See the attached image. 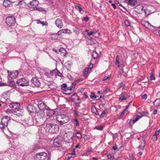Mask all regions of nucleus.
<instances>
[{
  "label": "nucleus",
  "mask_w": 160,
  "mask_h": 160,
  "mask_svg": "<svg viewBox=\"0 0 160 160\" xmlns=\"http://www.w3.org/2000/svg\"><path fill=\"white\" fill-rule=\"evenodd\" d=\"M55 24L59 28H61L63 26L62 20L60 18H58L55 22Z\"/></svg>",
  "instance_id": "nucleus-15"
},
{
  "label": "nucleus",
  "mask_w": 160,
  "mask_h": 160,
  "mask_svg": "<svg viewBox=\"0 0 160 160\" xmlns=\"http://www.w3.org/2000/svg\"><path fill=\"white\" fill-rule=\"evenodd\" d=\"M44 74L45 76H46L48 78H49L51 77L50 75V74L49 72H46Z\"/></svg>",
  "instance_id": "nucleus-48"
},
{
  "label": "nucleus",
  "mask_w": 160,
  "mask_h": 160,
  "mask_svg": "<svg viewBox=\"0 0 160 160\" xmlns=\"http://www.w3.org/2000/svg\"><path fill=\"white\" fill-rule=\"evenodd\" d=\"M37 117L36 119L37 123H38V125H40L44 122L46 120L44 112L43 111H39L37 112Z\"/></svg>",
  "instance_id": "nucleus-2"
},
{
  "label": "nucleus",
  "mask_w": 160,
  "mask_h": 160,
  "mask_svg": "<svg viewBox=\"0 0 160 160\" xmlns=\"http://www.w3.org/2000/svg\"><path fill=\"white\" fill-rule=\"evenodd\" d=\"M8 76L11 77L12 78H16L18 74V72L17 71H13L12 72L8 71Z\"/></svg>",
  "instance_id": "nucleus-13"
},
{
  "label": "nucleus",
  "mask_w": 160,
  "mask_h": 160,
  "mask_svg": "<svg viewBox=\"0 0 160 160\" xmlns=\"http://www.w3.org/2000/svg\"><path fill=\"white\" fill-rule=\"evenodd\" d=\"M142 99H146L147 98V95L146 94H144L142 96Z\"/></svg>",
  "instance_id": "nucleus-58"
},
{
  "label": "nucleus",
  "mask_w": 160,
  "mask_h": 160,
  "mask_svg": "<svg viewBox=\"0 0 160 160\" xmlns=\"http://www.w3.org/2000/svg\"><path fill=\"white\" fill-rule=\"evenodd\" d=\"M112 148L113 150H117L118 149L117 145H115V146H113L112 147Z\"/></svg>",
  "instance_id": "nucleus-60"
},
{
  "label": "nucleus",
  "mask_w": 160,
  "mask_h": 160,
  "mask_svg": "<svg viewBox=\"0 0 160 160\" xmlns=\"http://www.w3.org/2000/svg\"><path fill=\"white\" fill-rule=\"evenodd\" d=\"M55 69L54 70L50 71L49 72L50 75L51 77L53 75V73H55Z\"/></svg>",
  "instance_id": "nucleus-50"
},
{
  "label": "nucleus",
  "mask_w": 160,
  "mask_h": 160,
  "mask_svg": "<svg viewBox=\"0 0 160 160\" xmlns=\"http://www.w3.org/2000/svg\"><path fill=\"white\" fill-rule=\"evenodd\" d=\"M130 97V95L127 92H122L120 95L119 100L121 101L126 100Z\"/></svg>",
  "instance_id": "nucleus-10"
},
{
  "label": "nucleus",
  "mask_w": 160,
  "mask_h": 160,
  "mask_svg": "<svg viewBox=\"0 0 160 160\" xmlns=\"http://www.w3.org/2000/svg\"><path fill=\"white\" fill-rule=\"evenodd\" d=\"M39 4V2L37 0H33L30 2L28 4V6L30 8H34L37 6Z\"/></svg>",
  "instance_id": "nucleus-14"
},
{
  "label": "nucleus",
  "mask_w": 160,
  "mask_h": 160,
  "mask_svg": "<svg viewBox=\"0 0 160 160\" xmlns=\"http://www.w3.org/2000/svg\"><path fill=\"white\" fill-rule=\"evenodd\" d=\"M151 80H154L155 79V78L154 76L153 75L152 73L151 75Z\"/></svg>",
  "instance_id": "nucleus-53"
},
{
  "label": "nucleus",
  "mask_w": 160,
  "mask_h": 160,
  "mask_svg": "<svg viewBox=\"0 0 160 160\" xmlns=\"http://www.w3.org/2000/svg\"><path fill=\"white\" fill-rule=\"evenodd\" d=\"M154 105L157 107H160V99H156L154 102Z\"/></svg>",
  "instance_id": "nucleus-23"
},
{
  "label": "nucleus",
  "mask_w": 160,
  "mask_h": 160,
  "mask_svg": "<svg viewBox=\"0 0 160 160\" xmlns=\"http://www.w3.org/2000/svg\"><path fill=\"white\" fill-rule=\"evenodd\" d=\"M75 150L74 149H73V151L72 152L71 154L70 155L72 156H75Z\"/></svg>",
  "instance_id": "nucleus-62"
},
{
  "label": "nucleus",
  "mask_w": 160,
  "mask_h": 160,
  "mask_svg": "<svg viewBox=\"0 0 160 160\" xmlns=\"http://www.w3.org/2000/svg\"><path fill=\"white\" fill-rule=\"evenodd\" d=\"M74 123L76 127H78L79 126V121L77 118L74 119Z\"/></svg>",
  "instance_id": "nucleus-34"
},
{
  "label": "nucleus",
  "mask_w": 160,
  "mask_h": 160,
  "mask_svg": "<svg viewBox=\"0 0 160 160\" xmlns=\"http://www.w3.org/2000/svg\"><path fill=\"white\" fill-rule=\"evenodd\" d=\"M126 111L124 110H123L122 112H121V114L120 115V117H123L124 116V113H125V112Z\"/></svg>",
  "instance_id": "nucleus-54"
},
{
  "label": "nucleus",
  "mask_w": 160,
  "mask_h": 160,
  "mask_svg": "<svg viewBox=\"0 0 160 160\" xmlns=\"http://www.w3.org/2000/svg\"><path fill=\"white\" fill-rule=\"evenodd\" d=\"M129 5L134 6L137 4V0H127Z\"/></svg>",
  "instance_id": "nucleus-20"
},
{
  "label": "nucleus",
  "mask_w": 160,
  "mask_h": 160,
  "mask_svg": "<svg viewBox=\"0 0 160 160\" xmlns=\"http://www.w3.org/2000/svg\"><path fill=\"white\" fill-rule=\"evenodd\" d=\"M28 111L30 113L34 112H36L35 108L32 105H29L27 107Z\"/></svg>",
  "instance_id": "nucleus-16"
},
{
  "label": "nucleus",
  "mask_w": 160,
  "mask_h": 160,
  "mask_svg": "<svg viewBox=\"0 0 160 160\" xmlns=\"http://www.w3.org/2000/svg\"><path fill=\"white\" fill-rule=\"evenodd\" d=\"M18 5L21 8H22L26 5V3L23 1H21L19 2Z\"/></svg>",
  "instance_id": "nucleus-24"
},
{
  "label": "nucleus",
  "mask_w": 160,
  "mask_h": 160,
  "mask_svg": "<svg viewBox=\"0 0 160 160\" xmlns=\"http://www.w3.org/2000/svg\"><path fill=\"white\" fill-rule=\"evenodd\" d=\"M123 72L124 71L123 69H120L118 72V75L121 76L122 74L123 73Z\"/></svg>",
  "instance_id": "nucleus-44"
},
{
  "label": "nucleus",
  "mask_w": 160,
  "mask_h": 160,
  "mask_svg": "<svg viewBox=\"0 0 160 160\" xmlns=\"http://www.w3.org/2000/svg\"><path fill=\"white\" fill-rule=\"evenodd\" d=\"M93 64L92 63H90L89 65L88 68H89V69L91 70L93 67Z\"/></svg>",
  "instance_id": "nucleus-63"
},
{
  "label": "nucleus",
  "mask_w": 160,
  "mask_h": 160,
  "mask_svg": "<svg viewBox=\"0 0 160 160\" xmlns=\"http://www.w3.org/2000/svg\"><path fill=\"white\" fill-rule=\"evenodd\" d=\"M7 118V116H5V118L2 119L1 122L0 123V128L5 134L8 131L7 126L9 120H8Z\"/></svg>",
  "instance_id": "nucleus-5"
},
{
  "label": "nucleus",
  "mask_w": 160,
  "mask_h": 160,
  "mask_svg": "<svg viewBox=\"0 0 160 160\" xmlns=\"http://www.w3.org/2000/svg\"><path fill=\"white\" fill-rule=\"evenodd\" d=\"M67 84H66L63 83L62 84L61 86V87L62 90L65 89L67 88Z\"/></svg>",
  "instance_id": "nucleus-40"
},
{
  "label": "nucleus",
  "mask_w": 160,
  "mask_h": 160,
  "mask_svg": "<svg viewBox=\"0 0 160 160\" xmlns=\"http://www.w3.org/2000/svg\"><path fill=\"white\" fill-rule=\"evenodd\" d=\"M72 99L73 101L74 100V101L76 104H78L81 103V101L79 97H78L76 100H75L74 99Z\"/></svg>",
  "instance_id": "nucleus-32"
},
{
  "label": "nucleus",
  "mask_w": 160,
  "mask_h": 160,
  "mask_svg": "<svg viewBox=\"0 0 160 160\" xmlns=\"http://www.w3.org/2000/svg\"><path fill=\"white\" fill-rule=\"evenodd\" d=\"M72 138V136L68 135L67 136H64V140L67 142H71L73 140Z\"/></svg>",
  "instance_id": "nucleus-19"
},
{
  "label": "nucleus",
  "mask_w": 160,
  "mask_h": 160,
  "mask_svg": "<svg viewBox=\"0 0 160 160\" xmlns=\"http://www.w3.org/2000/svg\"><path fill=\"white\" fill-rule=\"evenodd\" d=\"M83 95L85 96V98H88V95L87 94V93L86 92H84L83 93Z\"/></svg>",
  "instance_id": "nucleus-59"
},
{
  "label": "nucleus",
  "mask_w": 160,
  "mask_h": 160,
  "mask_svg": "<svg viewBox=\"0 0 160 160\" xmlns=\"http://www.w3.org/2000/svg\"><path fill=\"white\" fill-rule=\"evenodd\" d=\"M37 105L40 109V111H43L48 108V107L46 105L45 103L42 101H38Z\"/></svg>",
  "instance_id": "nucleus-9"
},
{
  "label": "nucleus",
  "mask_w": 160,
  "mask_h": 160,
  "mask_svg": "<svg viewBox=\"0 0 160 160\" xmlns=\"http://www.w3.org/2000/svg\"><path fill=\"white\" fill-rule=\"evenodd\" d=\"M141 118V117H139L138 116H137L133 120L136 122L137 121H138L139 118Z\"/></svg>",
  "instance_id": "nucleus-52"
},
{
  "label": "nucleus",
  "mask_w": 160,
  "mask_h": 160,
  "mask_svg": "<svg viewBox=\"0 0 160 160\" xmlns=\"http://www.w3.org/2000/svg\"><path fill=\"white\" fill-rule=\"evenodd\" d=\"M142 24L146 28L151 29L154 30L156 27H154L153 25H152L148 21H144L143 22Z\"/></svg>",
  "instance_id": "nucleus-11"
},
{
  "label": "nucleus",
  "mask_w": 160,
  "mask_h": 160,
  "mask_svg": "<svg viewBox=\"0 0 160 160\" xmlns=\"http://www.w3.org/2000/svg\"><path fill=\"white\" fill-rule=\"evenodd\" d=\"M75 9L78 11L79 10V9L81 8V7L80 6L77 5H75Z\"/></svg>",
  "instance_id": "nucleus-56"
},
{
  "label": "nucleus",
  "mask_w": 160,
  "mask_h": 160,
  "mask_svg": "<svg viewBox=\"0 0 160 160\" xmlns=\"http://www.w3.org/2000/svg\"><path fill=\"white\" fill-rule=\"evenodd\" d=\"M142 145H140L138 147V148L141 149H143L144 148L145 146V142L143 141H142Z\"/></svg>",
  "instance_id": "nucleus-35"
},
{
  "label": "nucleus",
  "mask_w": 160,
  "mask_h": 160,
  "mask_svg": "<svg viewBox=\"0 0 160 160\" xmlns=\"http://www.w3.org/2000/svg\"><path fill=\"white\" fill-rule=\"evenodd\" d=\"M6 22L8 26H13L16 24L15 18L14 17H8L6 19Z\"/></svg>",
  "instance_id": "nucleus-7"
},
{
  "label": "nucleus",
  "mask_w": 160,
  "mask_h": 160,
  "mask_svg": "<svg viewBox=\"0 0 160 160\" xmlns=\"http://www.w3.org/2000/svg\"><path fill=\"white\" fill-rule=\"evenodd\" d=\"M124 23L125 25L127 27L129 26L130 25L129 23L127 20H125Z\"/></svg>",
  "instance_id": "nucleus-47"
},
{
  "label": "nucleus",
  "mask_w": 160,
  "mask_h": 160,
  "mask_svg": "<svg viewBox=\"0 0 160 160\" xmlns=\"http://www.w3.org/2000/svg\"><path fill=\"white\" fill-rule=\"evenodd\" d=\"M94 33H95V32H93V31H90V32H88L87 33L88 35L89 36L92 35Z\"/></svg>",
  "instance_id": "nucleus-57"
},
{
  "label": "nucleus",
  "mask_w": 160,
  "mask_h": 160,
  "mask_svg": "<svg viewBox=\"0 0 160 160\" xmlns=\"http://www.w3.org/2000/svg\"><path fill=\"white\" fill-rule=\"evenodd\" d=\"M61 141L58 138H55L53 141V145L55 147H58L61 143Z\"/></svg>",
  "instance_id": "nucleus-18"
},
{
  "label": "nucleus",
  "mask_w": 160,
  "mask_h": 160,
  "mask_svg": "<svg viewBox=\"0 0 160 160\" xmlns=\"http://www.w3.org/2000/svg\"><path fill=\"white\" fill-rule=\"evenodd\" d=\"M76 137H78L79 138H82V135H81V134L80 132H77L76 133Z\"/></svg>",
  "instance_id": "nucleus-43"
},
{
  "label": "nucleus",
  "mask_w": 160,
  "mask_h": 160,
  "mask_svg": "<svg viewBox=\"0 0 160 160\" xmlns=\"http://www.w3.org/2000/svg\"><path fill=\"white\" fill-rule=\"evenodd\" d=\"M9 85L12 86H14L15 85V82L13 80H11L9 82Z\"/></svg>",
  "instance_id": "nucleus-39"
},
{
  "label": "nucleus",
  "mask_w": 160,
  "mask_h": 160,
  "mask_svg": "<svg viewBox=\"0 0 160 160\" xmlns=\"http://www.w3.org/2000/svg\"><path fill=\"white\" fill-rule=\"evenodd\" d=\"M136 122L133 120H131L129 121V123L130 126H132Z\"/></svg>",
  "instance_id": "nucleus-46"
},
{
  "label": "nucleus",
  "mask_w": 160,
  "mask_h": 160,
  "mask_svg": "<svg viewBox=\"0 0 160 160\" xmlns=\"http://www.w3.org/2000/svg\"><path fill=\"white\" fill-rule=\"evenodd\" d=\"M31 82L34 85L37 87L41 86V83L38 79L37 78H33L31 80Z\"/></svg>",
  "instance_id": "nucleus-12"
},
{
  "label": "nucleus",
  "mask_w": 160,
  "mask_h": 160,
  "mask_svg": "<svg viewBox=\"0 0 160 160\" xmlns=\"http://www.w3.org/2000/svg\"><path fill=\"white\" fill-rule=\"evenodd\" d=\"M89 69L88 68H86L83 70V75L84 76L86 77L87 76V75L88 73Z\"/></svg>",
  "instance_id": "nucleus-28"
},
{
  "label": "nucleus",
  "mask_w": 160,
  "mask_h": 160,
  "mask_svg": "<svg viewBox=\"0 0 160 160\" xmlns=\"http://www.w3.org/2000/svg\"><path fill=\"white\" fill-rule=\"evenodd\" d=\"M16 83L18 86L22 87L28 86L29 84L28 81L25 78H22L18 79L16 82Z\"/></svg>",
  "instance_id": "nucleus-8"
},
{
  "label": "nucleus",
  "mask_w": 160,
  "mask_h": 160,
  "mask_svg": "<svg viewBox=\"0 0 160 160\" xmlns=\"http://www.w3.org/2000/svg\"><path fill=\"white\" fill-rule=\"evenodd\" d=\"M80 13L81 14L83 13L84 12V10L82 9V8L81 7L79 10H78Z\"/></svg>",
  "instance_id": "nucleus-51"
},
{
  "label": "nucleus",
  "mask_w": 160,
  "mask_h": 160,
  "mask_svg": "<svg viewBox=\"0 0 160 160\" xmlns=\"http://www.w3.org/2000/svg\"><path fill=\"white\" fill-rule=\"evenodd\" d=\"M125 85V84L123 83V82H121L119 83V84L118 86V89H120L122 87H123Z\"/></svg>",
  "instance_id": "nucleus-36"
},
{
  "label": "nucleus",
  "mask_w": 160,
  "mask_h": 160,
  "mask_svg": "<svg viewBox=\"0 0 160 160\" xmlns=\"http://www.w3.org/2000/svg\"><path fill=\"white\" fill-rule=\"evenodd\" d=\"M10 142L12 144V145H14L15 144V140H13L12 138H10L9 139Z\"/></svg>",
  "instance_id": "nucleus-41"
},
{
  "label": "nucleus",
  "mask_w": 160,
  "mask_h": 160,
  "mask_svg": "<svg viewBox=\"0 0 160 160\" xmlns=\"http://www.w3.org/2000/svg\"><path fill=\"white\" fill-rule=\"evenodd\" d=\"M9 107L13 110L14 112L15 115L18 117H20L22 116L21 110H22L19 108L20 104L18 102H12L9 105Z\"/></svg>",
  "instance_id": "nucleus-1"
},
{
  "label": "nucleus",
  "mask_w": 160,
  "mask_h": 160,
  "mask_svg": "<svg viewBox=\"0 0 160 160\" xmlns=\"http://www.w3.org/2000/svg\"><path fill=\"white\" fill-rule=\"evenodd\" d=\"M152 139L153 141H156L157 139V137L154 135L152 136Z\"/></svg>",
  "instance_id": "nucleus-45"
},
{
  "label": "nucleus",
  "mask_w": 160,
  "mask_h": 160,
  "mask_svg": "<svg viewBox=\"0 0 160 160\" xmlns=\"http://www.w3.org/2000/svg\"><path fill=\"white\" fill-rule=\"evenodd\" d=\"M55 75L61 77H63L62 74L57 69H55Z\"/></svg>",
  "instance_id": "nucleus-27"
},
{
  "label": "nucleus",
  "mask_w": 160,
  "mask_h": 160,
  "mask_svg": "<svg viewBox=\"0 0 160 160\" xmlns=\"http://www.w3.org/2000/svg\"><path fill=\"white\" fill-rule=\"evenodd\" d=\"M56 119L60 126L66 123L69 121V117L64 114L58 115L57 116Z\"/></svg>",
  "instance_id": "nucleus-3"
},
{
  "label": "nucleus",
  "mask_w": 160,
  "mask_h": 160,
  "mask_svg": "<svg viewBox=\"0 0 160 160\" xmlns=\"http://www.w3.org/2000/svg\"><path fill=\"white\" fill-rule=\"evenodd\" d=\"M135 8L136 9H138L142 11L144 9V7L142 6V5H138L136 6Z\"/></svg>",
  "instance_id": "nucleus-31"
},
{
  "label": "nucleus",
  "mask_w": 160,
  "mask_h": 160,
  "mask_svg": "<svg viewBox=\"0 0 160 160\" xmlns=\"http://www.w3.org/2000/svg\"><path fill=\"white\" fill-rule=\"evenodd\" d=\"M58 126L56 124L53 123H48L46 125L45 128L46 132L51 133H54L58 131Z\"/></svg>",
  "instance_id": "nucleus-4"
},
{
  "label": "nucleus",
  "mask_w": 160,
  "mask_h": 160,
  "mask_svg": "<svg viewBox=\"0 0 160 160\" xmlns=\"http://www.w3.org/2000/svg\"><path fill=\"white\" fill-rule=\"evenodd\" d=\"M97 96H95L93 93H92V94L90 96V97L92 99L95 98L97 100H99V98H97Z\"/></svg>",
  "instance_id": "nucleus-37"
},
{
  "label": "nucleus",
  "mask_w": 160,
  "mask_h": 160,
  "mask_svg": "<svg viewBox=\"0 0 160 160\" xmlns=\"http://www.w3.org/2000/svg\"><path fill=\"white\" fill-rule=\"evenodd\" d=\"M130 158H131V159L132 160H135V158H134V156L133 155H131V156H130Z\"/></svg>",
  "instance_id": "nucleus-64"
},
{
  "label": "nucleus",
  "mask_w": 160,
  "mask_h": 160,
  "mask_svg": "<svg viewBox=\"0 0 160 160\" xmlns=\"http://www.w3.org/2000/svg\"><path fill=\"white\" fill-rule=\"evenodd\" d=\"M92 56L94 59H97L98 58L99 56L98 53L95 51H93L92 53Z\"/></svg>",
  "instance_id": "nucleus-22"
},
{
  "label": "nucleus",
  "mask_w": 160,
  "mask_h": 160,
  "mask_svg": "<svg viewBox=\"0 0 160 160\" xmlns=\"http://www.w3.org/2000/svg\"><path fill=\"white\" fill-rule=\"evenodd\" d=\"M47 157V154L44 152L38 153L34 156L35 160H45Z\"/></svg>",
  "instance_id": "nucleus-6"
},
{
  "label": "nucleus",
  "mask_w": 160,
  "mask_h": 160,
  "mask_svg": "<svg viewBox=\"0 0 160 160\" xmlns=\"http://www.w3.org/2000/svg\"><path fill=\"white\" fill-rule=\"evenodd\" d=\"M106 112L107 111H103L100 115V118H103L106 114Z\"/></svg>",
  "instance_id": "nucleus-38"
},
{
  "label": "nucleus",
  "mask_w": 160,
  "mask_h": 160,
  "mask_svg": "<svg viewBox=\"0 0 160 160\" xmlns=\"http://www.w3.org/2000/svg\"><path fill=\"white\" fill-rule=\"evenodd\" d=\"M83 20L85 22H87L89 20V18L88 17L83 18Z\"/></svg>",
  "instance_id": "nucleus-49"
},
{
  "label": "nucleus",
  "mask_w": 160,
  "mask_h": 160,
  "mask_svg": "<svg viewBox=\"0 0 160 160\" xmlns=\"http://www.w3.org/2000/svg\"><path fill=\"white\" fill-rule=\"evenodd\" d=\"M91 111L92 113H95L96 115H98V112L95 107L92 106V107Z\"/></svg>",
  "instance_id": "nucleus-26"
},
{
  "label": "nucleus",
  "mask_w": 160,
  "mask_h": 160,
  "mask_svg": "<svg viewBox=\"0 0 160 160\" xmlns=\"http://www.w3.org/2000/svg\"><path fill=\"white\" fill-rule=\"evenodd\" d=\"M73 112H74V115L75 117L76 118V117H78V111L77 110H74Z\"/></svg>",
  "instance_id": "nucleus-42"
},
{
  "label": "nucleus",
  "mask_w": 160,
  "mask_h": 160,
  "mask_svg": "<svg viewBox=\"0 0 160 160\" xmlns=\"http://www.w3.org/2000/svg\"><path fill=\"white\" fill-rule=\"evenodd\" d=\"M110 78V76H105L103 79V81L105 82H107L109 81Z\"/></svg>",
  "instance_id": "nucleus-33"
},
{
  "label": "nucleus",
  "mask_w": 160,
  "mask_h": 160,
  "mask_svg": "<svg viewBox=\"0 0 160 160\" xmlns=\"http://www.w3.org/2000/svg\"><path fill=\"white\" fill-rule=\"evenodd\" d=\"M120 62L119 61V56L118 55H117L116 58V61L115 62V64L116 65H117L118 67H120Z\"/></svg>",
  "instance_id": "nucleus-25"
},
{
  "label": "nucleus",
  "mask_w": 160,
  "mask_h": 160,
  "mask_svg": "<svg viewBox=\"0 0 160 160\" xmlns=\"http://www.w3.org/2000/svg\"><path fill=\"white\" fill-rule=\"evenodd\" d=\"M62 31L63 33H66L68 32V31L69 30L67 29H62Z\"/></svg>",
  "instance_id": "nucleus-55"
},
{
  "label": "nucleus",
  "mask_w": 160,
  "mask_h": 160,
  "mask_svg": "<svg viewBox=\"0 0 160 160\" xmlns=\"http://www.w3.org/2000/svg\"><path fill=\"white\" fill-rule=\"evenodd\" d=\"M46 110H47V115L49 117L52 116L55 113V112L52 109H49V107Z\"/></svg>",
  "instance_id": "nucleus-17"
},
{
  "label": "nucleus",
  "mask_w": 160,
  "mask_h": 160,
  "mask_svg": "<svg viewBox=\"0 0 160 160\" xmlns=\"http://www.w3.org/2000/svg\"><path fill=\"white\" fill-rule=\"evenodd\" d=\"M14 111H13V110L12 109H10L9 108H8L5 111V112L8 114L9 113H13L14 112Z\"/></svg>",
  "instance_id": "nucleus-30"
},
{
  "label": "nucleus",
  "mask_w": 160,
  "mask_h": 160,
  "mask_svg": "<svg viewBox=\"0 0 160 160\" xmlns=\"http://www.w3.org/2000/svg\"><path fill=\"white\" fill-rule=\"evenodd\" d=\"M108 158V159H111L112 158V156L111 154H109L107 155Z\"/></svg>",
  "instance_id": "nucleus-61"
},
{
  "label": "nucleus",
  "mask_w": 160,
  "mask_h": 160,
  "mask_svg": "<svg viewBox=\"0 0 160 160\" xmlns=\"http://www.w3.org/2000/svg\"><path fill=\"white\" fill-rule=\"evenodd\" d=\"M11 4V2L9 0H5L3 2V5L6 7H9Z\"/></svg>",
  "instance_id": "nucleus-21"
},
{
  "label": "nucleus",
  "mask_w": 160,
  "mask_h": 160,
  "mask_svg": "<svg viewBox=\"0 0 160 160\" xmlns=\"http://www.w3.org/2000/svg\"><path fill=\"white\" fill-rule=\"evenodd\" d=\"M33 9L34 10H37L38 11H40L41 12L43 11L44 12H45V11H46L42 8L36 7L34 8Z\"/></svg>",
  "instance_id": "nucleus-29"
}]
</instances>
